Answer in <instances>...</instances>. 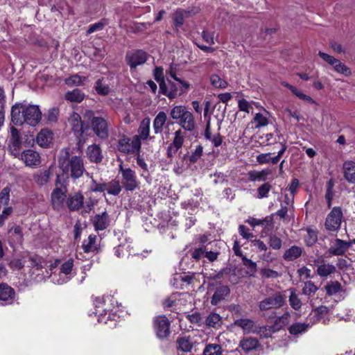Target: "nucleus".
Masks as SVG:
<instances>
[{"label": "nucleus", "instance_id": "nucleus-1", "mask_svg": "<svg viewBox=\"0 0 355 355\" xmlns=\"http://www.w3.org/2000/svg\"><path fill=\"white\" fill-rule=\"evenodd\" d=\"M58 161L62 174L57 175L55 180L57 187L64 186L67 178H71L75 181L81 178L84 173L87 174L83 157L78 155H71L68 148H64L60 151Z\"/></svg>", "mask_w": 355, "mask_h": 355}, {"label": "nucleus", "instance_id": "nucleus-2", "mask_svg": "<svg viewBox=\"0 0 355 355\" xmlns=\"http://www.w3.org/2000/svg\"><path fill=\"white\" fill-rule=\"evenodd\" d=\"M42 119V112L37 105L17 103L11 109V120L15 125L26 123L36 125Z\"/></svg>", "mask_w": 355, "mask_h": 355}, {"label": "nucleus", "instance_id": "nucleus-3", "mask_svg": "<svg viewBox=\"0 0 355 355\" xmlns=\"http://www.w3.org/2000/svg\"><path fill=\"white\" fill-rule=\"evenodd\" d=\"M170 116L177 121L178 123L187 131H192L195 128V121L193 114L185 106L175 105L170 112Z\"/></svg>", "mask_w": 355, "mask_h": 355}, {"label": "nucleus", "instance_id": "nucleus-4", "mask_svg": "<svg viewBox=\"0 0 355 355\" xmlns=\"http://www.w3.org/2000/svg\"><path fill=\"white\" fill-rule=\"evenodd\" d=\"M107 301H110L109 297H97L94 300L95 312L94 313L100 323L107 324L108 320H111L112 309L110 304H107Z\"/></svg>", "mask_w": 355, "mask_h": 355}, {"label": "nucleus", "instance_id": "nucleus-5", "mask_svg": "<svg viewBox=\"0 0 355 355\" xmlns=\"http://www.w3.org/2000/svg\"><path fill=\"white\" fill-rule=\"evenodd\" d=\"M286 295L281 292H276L272 295L262 300L259 304V310L268 311L272 309H278L286 303Z\"/></svg>", "mask_w": 355, "mask_h": 355}, {"label": "nucleus", "instance_id": "nucleus-6", "mask_svg": "<svg viewBox=\"0 0 355 355\" xmlns=\"http://www.w3.org/2000/svg\"><path fill=\"white\" fill-rule=\"evenodd\" d=\"M343 211L340 207H334L327 216L324 227L329 232H338L341 225Z\"/></svg>", "mask_w": 355, "mask_h": 355}, {"label": "nucleus", "instance_id": "nucleus-7", "mask_svg": "<svg viewBox=\"0 0 355 355\" xmlns=\"http://www.w3.org/2000/svg\"><path fill=\"white\" fill-rule=\"evenodd\" d=\"M141 145L139 137L135 135L132 139L126 137L120 139L117 148L120 152L123 153H135L139 152Z\"/></svg>", "mask_w": 355, "mask_h": 355}, {"label": "nucleus", "instance_id": "nucleus-8", "mask_svg": "<svg viewBox=\"0 0 355 355\" xmlns=\"http://www.w3.org/2000/svg\"><path fill=\"white\" fill-rule=\"evenodd\" d=\"M119 171L122 176V184L128 191H132L138 187L139 182L135 172L130 168H124L122 165L119 166Z\"/></svg>", "mask_w": 355, "mask_h": 355}, {"label": "nucleus", "instance_id": "nucleus-9", "mask_svg": "<svg viewBox=\"0 0 355 355\" xmlns=\"http://www.w3.org/2000/svg\"><path fill=\"white\" fill-rule=\"evenodd\" d=\"M154 328L158 338L163 339L170 335V321L165 315H159L154 318Z\"/></svg>", "mask_w": 355, "mask_h": 355}, {"label": "nucleus", "instance_id": "nucleus-10", "mask_svg": "<svg viewBox=\"0 0 355 355\" xmlns=\"http://www.w3.org/2000/svg\"><path fill=\"white\" fill-rule=\"evenodd\" d=\"M92 129L96 135L102 139L108 137V125L107 121L101 116H93L91 119Z\"/></svg>", "mask_w": 355, "mask_h": 355}, {"label": "nucleus", "instance_id": "nucleus-11", "mask_svg": "<svg viewBox=\"0 0 355 355\" xmlns=\"http://www.w3.org/2000/svg\"><path fill=\"white\" fill-rule=\"evenodd\" d=\"M26 166L35 168L40 165L41 158L40 154L32 149L24 150L19 157Z\"/></svg>", "mask_w": 355, "mask_h": 355}, {"label": "nucleus", "instance_id": "nucleus-12", "mask_svg": "<svg viewBox=\"0 0 355 355\" xmlns=\"http://www.w3.org/2000/svg\"><path fill=\"white\" fill-rule=\"evenodd\" d=\"M352 245V241H346L340 239H336L331 244L328 252L332 256H342L345 254Z\"/></svg>", "mask_w": 355, "mask_h": 355}, {"label": "nucleus", "instance_id": "nucleus-13", "mask_svg": "<svg viewBox=\"0 0 355 355\" xmlns=\"http://www.w3.org/2000/svg\"><path fill=\"white\" fill-rule=\"evenodd\" d=\"M15 297V290L6 283L0 284V304H12Z\"/></svg>", "mask_w": 355, "mask_h": 355}, {"label": "nucleus", "instance_id": "nucleus-14", "mask_svg": "<svg viewBox=\"0 0 355 355\" xmlns=\"http://www.w3.org/2000/svg\"><path fill=\"white\" fill-rule=\"evenodd\" d=\"M126 60L130 68H136L147 60V54L144 51L139 50L134 53L127 54Z\"/></svg>", "mask_w": 355, "mask_h": 355}, {"label": "nucleus", "instance_id": "nucleus-15", "mask_svg": "<svg viewBox=\"0 0 355 355\" xmlns=\"http://www.w3.org/2000/svg\"><path fill=\"white\" fill-rule=\"evenodd\" d=\"M84 197L81 193L70 194L67 200V205L71 211L79 210L83 205Z\"/></svg>", "mask_w": 355, "mask_h": 355}, {"label": "nucleus", "instance_id": "nucleus-16", "mask_svg": "<svg viewBox=\"0 0 355 355\" xmlns=\"http://www.w3.org/2000/svg\"><path fill=\"white\" fill-rule=\"evenodd\" d=\"M161 92L166 96L169 99H173L182 94H180V87L171 80H167L164 83L163 89H160Z\"/></svg>", "mask_w": 355, "mask_h": 355}, {"label": "nucleus", "instance_id": "nucleus-17", "mask_svg": "<svg viewBox=\"0 0 355 355\" xmlns=\"http://www.w3.org/2000/svg\"><path fill=\"white\" fill-rule=\"evenodd\" d=\"M71 130L75 134L81 136L84 132L83 124L80 114L73 112L68 119Z\"/></svg>", "mask_w": 355, "mask_h": 355}, {"label": "nucleus", "instance_id": "nucleus-18", "mask_svg": "<svg viewBox=\"0 0 355 355\" xmlns=\"http://www.w3.org/2000/svg\"><path fill=\"white\" fill-rule=\"evenodd\" d=\"M86 154L87 158L94 163H100L103 159L102 151L97 144H92L87 148Z\"/></svg>", "mask_w": 355, "mask_h": 355}, {"label": "nucleus", "instance_id": "nucleus-19", "mask_svg": "<svg viewBox=\"0 0 355 355\" xmlns=\"http://www.w3.org/2000/svg\"><path fill=\"white\" fill-rule=\"evenodd\" d=\"M110 216L106 211L96 214L93 219V224L96 230H104L110 225Z\"/></svg>", "mask_w": 355, "mask_h": 355}, {"label": "nucleus", "instance_id": "nucleus-20", "mask_svg": "<svg viewBox=\"0 0 355 355\" xmlns=\"http://www.w3.org/2000/svg\"><path fill=\"white\" fill-rule=\"evenodd\" d=\"M343 174L345 179L351 184L355 183V162L347 160L343 163Z\"/></svg>", "mask_w": 355, "mask_h": 355}, {"label": "nucleus", "instance_id": "nucleus-21", "mask_svg": "<svg viewBox=\"0 0 355 355\" xmlns=\"http://www.w3.org/2000/svg\"><path fill=\"white\" fill-rule=\"evenodd\" d=\"M51 202L54 209H60L66 198L65 192L62 189L57 187L51 193Z\"/></svg>", "mask_w": 355, "mask_h": 355}, {"label": "nucleus", "instance_id": "nucleus-22", "mask_svg": "<svg viewBox=\"0 0 355 355\" xmlns=\"http://www.w3.org/2000/svg\"><path fill=\"white\" fill-rule=\"evenodd\" d=\"M73 267V259H69L64 263H63L60 268V275H64L62 279L58 281V284H63L67 282L71 278V273Z\"/></svg>", "mask_w": 355, "mask_h": 355}, {"label": "nucleus", "instance_id": "nucleus-23", "mask_svg": "<svg viewBox=\"0 0 355 355\" xmlns=\"http://www.w3.org/2000/svg\"><path fill=\"white\" fill-rule=\"evenodd\" d=\"M230 290L227 286H220L216 288L211 300V304L216 305L230 294Z\"/></svg>", "mask_w": 355, "mask_h": 355}, {"label": "nucleus", "instance_id": "nucleus-24", "mask_svg": "<svg viewBox=\"0 0 355 355\" xmlns=\"http://www.w3.org/2000/svg\"><path fill=\"white\" fill-rule=\"evenodd\" d=\"M191 15V11L190 10L178 9L172 17L176 29L180 28L184 24V19L189 17Z\"/></svg>", "mask_w": 355, "mask_h": 355}, {"label": "nucleus", "instance_id": "nucleus-25", "mask_svg": "<svg viewBox=\"0 0 355 355\" xmlns=\"http://www.w3.org/2000/svg\"><path fill=\"white\" fill-rule=\"evenodd\" d=\"M302 252L301 247L293 245L284 252L283 259L286 261H295L301 257Z\"/></svg>", "mask_w": 355, "mask_h": 355}, {"label": "nucleus", "instance_id": "nucleus-26", "mask_svg": "<svg viewBox=\"0 0 355 355\" xmlns=\"http://www.w3.org/2000/svg\"><path fill=\"white\" fill-rule=\"evenodd\" d=\"M167 121L166 114L161 111L155 117L153 120V129L155 134L161 133L163 130V127Z\"/></svg>", "mask_w": 355, "mask_h": 355}, {"label": "nucleus", "instance_id": "nucleus-27", "mask_svg": "<svg viewBox=\"0 0 355 355\" xmlns=\"http://www.w3.org/2000/svg\"><path fill=\"white\" fill-rule=\"evenodd\" d=\"M51 175L50 170H41L33 175V179L37 185L42 187L49 182Z\"/></svg>", "mask_w": 355, "mask_h": 355}, {"label": "nucleus", "instance_id": "nucleus-28", "mask_svg": "<svg viewBox=\"0 0 355 355\" xmlns=\"http://www.w3.org/2000/svg\"><path fill=\"white\" fill-rule=\"evenodd\" d=\"M53 139V134L48 130H42L37 136V143L42 147H48Z\"/></svg>", "mask_w": 355, "mask_h": 355}, {"label": "nucleus", "instance_id": "nucleus-29", "mask_svg": "<svg viewBox=\"0 0 355 355\" xmlns=\"http://www.w3.org/2000/svg\"><path fill=\"white\" fill-rule=\"evenodd\" d=\"M259 345L258 340L251 337L243 338L239 343V347L245 352L257 349Z\"/></svg>", "mask_w": 355, "mask_h": 355}, {"label": "nucleus", "instance_id": "nucleus-30", "mask_svg": "<svg viewBox=\"0 0 355 355\" xmlns=\"http://www.w3.org/2000/svg\"><path fill=\"white\" fill-rule=\"evenodd\" d=\"M336 271V268L334 265L331 263H323L318 266L316 273L322 278H324L334 274Z\"/></svg>", "mask_w": 355, "mask_h": 355}, {"label": "nucleus", "instance_id": "nucleus-31", "mask_svg": "<svg viewBox=\"0 0 355 355\" xmlns=\"http://www.w3.org/2000/svg\"><path fill=\"white\" fill-rule=\"evenodd\" d=\"M310 327L311 325L309 323L295 322L289 327L288 331L291 335L297 336L305 333Z\"/></svg>", "mask_w": 355, "mask_h": 355}, {"label": "nucleus", "instance_id": "nucleus-32", "mask_svg": "<svg viewBox=\"0 0 355 355\" xmlns=\"http://www.w3.org/2000/svg\"><path fill=\"white\" fill-rule=\"evenodd\" d=\"M282 85L289 89L291 92L295 94L297 97H298L300 99L309 102L310 103H315V101L309 96L302 93L300 89L296 88L295 87L290 85L289 83L286 82H282Z\"/></svg>", "mask_w": 355, "mask_h": 355}, {"label": "nucleus", "instance_id": "nucleus-33", "mask_svg": "<svg viewBox=\"0 0 355 355\" xmlns=\"http://www.w3.org/2000/svg\"><path fill=\"white\" fill-rule=\"evenodd\" d=\"M269 175V172L267 170L258 171H250L248 172V180L250 182H263L267 180V176Z\"/></svg>", "mask_w": 355, "mask_h": 355}, {"label": "nucleus", "instance_id": "nucleus-34", "mask_svg": "<svg viewBox=\"0 0 355 355\" xmlns=\"http://www.w3.org/2000/svg\"><path fill=\"white\" fill-rule=\"evenodd\" d=\"M167 74H168L170 77H171L173 79H174L175 81L178 83V86L180 87V94H184L187 92L190 87V84L187 81H185L178 78L172 67H171L170 70L167 71Z\"/></svg>", "mask_w": 355, "mask_h": 355}, {"label": "nucleus", "instance_id": "nucleus-35", "mask_svg": "<svg viewBox=\"0 0 355 355\" xmlns=\"http://www.w3.org/2000/svg\"><path fill=\"white\" fill-rule=\"evenodd\" d=\"M150 120L149 118H146L141 121L138 130L139 135L137 136L140 141L141 139L146 140L148 137L150 132Z\"/></svg>", "mask_w": 355, "mask_h": 355}, {"label": "nucleus", "instance_id": "nucleus-36", "mask_svg": "<svg viewBox=\"0 0 355 355\" xmlns=\"http://www.w3.org/2000/svg\"><path fill=\"white\" fill-rule=\"evenodd\" d=\"M85 94L80 89H75L65 94V99L73 103H80L83 101Z\"/></svg>", "mask_w": 355, "mask_h": 355}, {"label": "nucleus", "instance_id": "nucleus-37", "mask_svg": "<svg viewBox=\"0 0 355 355\" xmlns=\"http://www.w3.org/2000/svg\"><path fill=\"white\" fill-rule=\"evenodd\" d=\"M234 324L241 328L244 332L250 333L254 325V322L249 318H240L234 321Z\"/></svg>", "mask_w": 355, "mask_h": 355}, {"label": "nucleus", "instance_id": "nucleus-38", "mask_svg": "<svg viewBox=\"0 0 355 355\" xmlns=\"http://www.w3.org/2000/svg\"><path fill=\"white\" fill-rule=\"evenodd\" d=\"M324 289L327 294L331 296L339 293L342 291V286L338 281H331L326 284Z\"/></svg>", "mask_w": 355, "mask_h": 355}, {"label": "nucleus", "instance_id": "nucleus-39", "mask_svg": "<svg viewBox=\"0 0 355 355\" xmlns=\"http://www.w3.org/2000/svg\"><path fill=\"white\" fill-rule=\"evenodd\" d=\"M11 188L10 185H7L0 191V209L2 207H9L8 204L10 200Z\"/></svg>", "mask_w": 355, "mask_h": 355}, {"label": "nucleus", "instance_id": "nucleus-40", "mask_svg": "<svg viewBox=\"0 0 355 355\" xmlns=\"http://www.w3.org/2000/svg\"><path fill=\"white\" fill-rule=\"evenodd\" d=\"M318 287L311 280L304 282V287L302 288V293L303 295L308 296V297H313L318 291Z\"/></svg>", "mask_w": 355, "mask_h": 355}, {"label": "nucleus", "instance_id": "nucleus-41", "mask_svg": "<svg viewBox=\"0 0 355 355\" xmlns=\"http://www.w3.org/2000/svg\"><path fill=\"white\" fill-rule=\"evenodd\" d=\"M96 240V236L90 234L87 239L83 241L82 247L85 252H94L96 250V246L95 245Z\"/></svg>", "mask_w": 355, "mask_h": 355}, {"label": "nucleus", "instance_id": "nucleus-42", "mask_svg": "<svg viewBox=\"0 0 355 355\" xmlns=\"http://www.w3.org/2000/svg\"><path fill=\"white\" fill-rule=\"evenodd\" d=\"M105 190L109 194L117 196L121 191L122 188L118 180H112L106 184Z\"/></svg>", "mask_w": 355, "mask_h": 355}, {"label": "nucleus", "instance_id": "nucleus-43", "mask_svg": "<svg viewBox=\"0 0 355 355\" xmlns=\"http://www.w3.org/2000/svg\"><path fill=\"white\" fill-rule=\"evenodd\" d=\"M21 146V141L20 139H15L13 140H10V144L8 146L9 150L15 157H19L21 155L20 148Z\"/></svg>", "mask_w": 355, "mask_h": 355}, {"label": "nucleus", "instance_id": "nucleus-44", "mask_svg": "<svg viewBox=\"0 0 355 355\" xmlns=\"http://www.w3.org/2000/svg\"><path fill=\"white\" fill-rule=\"evenodd\" d=\"M290 291L291 295L288 300L289 304L293 309L298 311L302 307V302L298 295L296 294L295 290L294 288H292Z\"/></svg>", "mask_w": 355, "mask_h": 355}, {"label": "nucleus", "instance_id": "nucleus-45", "mask_svg": "<svg viewBox=\"0 0 355 355\" xmlns=\"http://www.w3.org/2000/svg\"><path fill=\"white\" fill-rule=\"evenodd\" d=\"M306 233L304 237V241L307 246H312L318 241V232L315 230L307 228Z\"/></svg>", "mask_w": 355, "mask_h": 355}, {"label": "nucleus", "instance_id": "nucleus-46", "mask_svg": "<svg viewBox=\"0 0 355 355\" xmlns=\"http://www.w3.org/2000/svg\"><path fill=\"white\" fill-rule=\"evenodd\" d=\"M272 189V185L270 182H265L260 185L257 189V198L259 199H262L268 197L269 192Z\"/></svg>", "mask_w": 355, "mask_h": 355}, {"label": "nucleus", "instance_id": "nucleus-47", "mask_svg": "<svg viewBox=\"0 0 355 355\" xmlns=\"http://www.w3.org/2000/svg\"><path fill=\"white\" fill-rule=\"evenodd\" d=\"M209 79L211 85L216 88L224 89L227 86V81L221 78L217 74H211Z\"/></svg>", "mask_w": 355, "mask_h": 355}, {"label": "nucleus", "instance_id": "nucleus-48", "mask_svg": "<svg viewBox=\"0 0 355 355\" xmlns=\"http://www.w3.org/2000/svg\"><path fill=\"white\" fill-rule=\"evenodd\" d=\"M334 181L333 179H330L327 182V191L325 193V199L327 202L328 207L330 208L331 207V200L334 198Z\"/></svg>", "mask_w": 355, "mask_h": 355}, {"label": "nucleus", "instance_id": "nucleus-49", "mask_svg": "<svg viewBox=\"0 0 355 355\" xmlns=\"http://www.w3.org/2000/svg\"><path fill=\"white\" fill-rule=\"evenodd\" d=\"M222 353V348L218 344H209L204 349V355H220Z\"/></svg>", "mask_w": 355, "mask_h": 355}, {"label": "nucleus", "instance_id": "nucleus-50", "mask_svg": "<svg viewBox=\"0 0 355 355\" xmlns=\"http://www.w3.org/2000/svg\"><path fill=\"white\" fill-rule=\"evenodd\" d=\"M177 344L178 345V349L182 352H190L192 349V344L190 340L186 337L179 338L177 340Z\"/></svg>", "mask_w": 355, "mask_h": 355}, {"label": "nucleus", "instance_id": "nucleus-51", "mask_svg": "<svg viewBox=\"0 0 355 355\" xmlns=\"http://www.w3.org/2000/svg\"><path fill=\"white\" fill-rule=\"evenodd\" d=\"M95 89L98 94L107 95L110 89L107 84L103 83V80L98 79L96 82Z\"/></svg>", "mask_w": 355, "mask_h": 355}, {"label": "nucleus", "instance_id": "nucleus-52", "mask_svg": "<svg viewBox=\"0 0 355 355\" xmlns=\"http://www.w3.org/2000/svg\"><path fill=\"white\" fill-rule=\"evenodd\" d=\"M85 79V77H81L78 74H75L66 78L64 82L69 86H78L82 85Z\"/></svg>", "mask_w": 355, "mask_h": 355}, {"label": "nucleus", "instance_id": "nucleus-53", "mask_svg": "<svg viewBox=\"0 0 355 355\" xmlns=\"http://www.w3.org/2000/svg\"><path fill=\"white\" fill-rule=\"evenodd\" d=\"M220 322V316L218 314L214 313H210L206 319V324L211 327H216L217 326H219Z\"/></svg>", "mask_w": 355, "mask_h": 355}, {"label": "nucleus", "instance_id": "nucleus-54", "mask_svg": "<svg viewBox=\"0 0 355 355\" xmlns=\"http://www.w3.org/2000/svg\"><path fill=\"white\" fill-rule=\"evenodd\" d=\"M276 331L275 325L273 326H263L259 328L257 333L262 338H269L273 333Z\"/></svg>", "mask_w": 355, "mask_h": 355}, {"label": "nucleus", "instance_id": "nucleus-55", "mask_svg": "<svg viewBox=\"0 0 355 355\" xmlns=\"http://www.w3.org/2000/svg\"><path fill=\"white\" fill-rule=\"evenodd\" d=\"M334 70L338 73L343 74L346 76L351 75L350 69L345 64L342 63L339 60H337V63L333 65Z\"/></svg>", "mask_w": 355, "mask_h": 355}, {"label": "nucleus", "instance_id": "nucleus-56", "mask_svg": "<svg viewBox=\"0 0 355 355\" xmlns=\"http://www.w3.org/2000/svg\"><path fill=\"white\" fill-rule=\"evenodd\" d=\"M254 122L256 124L255 128H260L261 127L266 126L268 124V119L262 114L257 113L254 117Z\"/></svg>", "mask_w": 355, "mask_h": 355}, {"label": "nucleus", "instance_id": "nucleus-57", "mask_svg": "<svg viewBox=\"0 0 355 355\" xmlns=\"http://www.w3.org/2000/svg\"><path fill=\"white\" fill-rule=\"evenodd\" d=\"M28 261L30 262L31 266L39 270L43 268V263H44V259L37 255H33L29 257Z\"/></svg>", "mask_w": 355, "mask_h": 355}, {"label": "nucleus", "instance_id": "nucleus-58", "mask_svg": "<svg viewBox=\"0 0 355 355\" xmlns=\"http://www.w3.org/2000/svg\"><path fill=\"white\" fill-rule=\"evenodd\" d=\"M184 135L181 130H178L175 132V137L173 138V142L171 144L173 146L178 148L180 149L184 143Z\"/></svg>", "mask_w": 355, "mask_h": 355}, {"label": "nucleus", "instance_id": "nucleus-59", "mask_svg": "<svg viewBox=\"0 0 355 355\" xmlns=\"http://www.w3.org/2000/svg\"><path fill=\"white\" fill-rule=\"evenodd\" d=\"M155 79L158 82L159 85V89H163L164 87V83H166L164 75L163 69L161 67H156L154 70Z\"/></svg>", "mask_w": 355, "mask_h": 355}, {"label": "nucleus", "instance_id": "nucleus-60", "mask_svg": "<svg viewBox=\"0 0 355 355\" xmlns=\"http://www.w3.org/2000/svg\"><path fill=\"white\" fill-rule=\"evenodd\" d=\"M242 261L243 265L250 270L249 275L254 276V274L257 272V263L246 257H243Z\"/></svg>", "mask_w": 355, "mask_h": 355}, {"label": "nucleus", "instance_id": "nucleus-61", "mask_svg": "<svg viewBox=\"0 0 355 355\" xmlns=\"http://www.w3.org/2000/svg\"><path fill=\"white\" fill-rule=\"evenodd\" d=\"M13 212V208L12 207H6L0 214V227H3L5 224L6 220Z\"/></svg>", "mask_w": 355, "mask_h": 355}, {"label": "nucleus", "instance_id": "nucleus-62", "mask_svg": "<svg viewBox=\"0 0 355 355\" xmlns=\"http://www.w3.org/2000/svg\"><path fill=\"white\" fill-rule=\"evenodd\" d=\"M269 245L274 250H279L282 246V241L276 235H270L268 241Z\"/></svg>", "mask_w": 355, "mask_h": 355}, {"label": "nucleus", "instance_id": "nucleus-63", "mask_svg": "<svg viewBox=\"0 0 355 355\" xmlns=\"http://www.w3.org/2000/svg\"><path fill=\"white\" fill-rule=\"evenodd\" d=\"M239 232L240 235L245 239H249L254 237L252 232H250L249 229L243 225H240L239 227Z\"/></svg>", "mask_w": 355, "mask_h": 355}, {"label": "nucleus", "instance_id": "nucleus-64", "mask_svg": "<svg viewBox=\"0 0 355 355\" xmlns=\"http://www.w3.org/2000/svg\"><path fill=\"white\" fill-rule=\"evenodd\" d=\"M202 147L201 146H198L195 150L192 152L189 160L191 162H196L198 159L202 155Z\"/></svg>", "mask_w": 355, "mask_h": 355}]
</instances>
